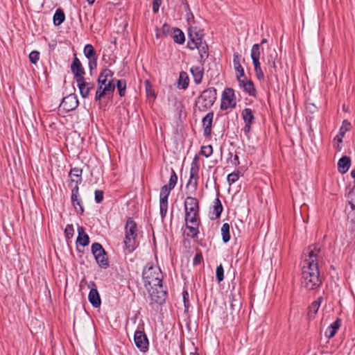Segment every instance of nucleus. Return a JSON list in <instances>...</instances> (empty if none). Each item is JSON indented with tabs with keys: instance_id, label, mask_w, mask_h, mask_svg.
Listing matches in <instances>:
<instances>
[{
	"instance_id": "obj_1",
	"label": "nucleus",
	"mask_w": 355,
	"mask_h": 355,
	"mask_svg": "<svg viewBox=\"0 0 355 355\" xmlns=\"http://www.w3.org/2000/svg\"><path fill=\"white\" fill-rule=\"evenodd\" d=\"M318 262L309 261L302 268V284L307 290H314L321 284Z\"/></svg>"
},
{
	"instance_id": "obj_2",
	"label": "nucleus",
	"mask_w": 355,
	"mask_h": 355,
	"mask_svg": "<svg viewBox=\"0 0 355 355\" xmlns=\"http://www.w3.org/2000/svg\"><path fill=\"white\" fill-rule=\"evenodd\" d=\"M142 277L145 288H149L162 283L163 274L159 267L148 264L143 270Z\"/></svg>"
},
{
	"instance_id": "obj_3",
	"label": "nucleus",
	"mask_w": 355,
	"mask_h": 355,
	"mask_svg": "<svg viewBox=\"0 0 355 355\" xmlns=\"http://www.w3.org/2000/svg\"><path fill=\"white\" fill-rule=\"evenodd\" d=\"M216 95L215 88H207L196 98L195 105L200 111L205 112L212 107L216 100Z\"/></svg>"
},
{
	"instance_id": "obj_4",
	"label": "nucleus",
	"mask_w": 355,
	"mask_h": 355,
	"mask_svg": "<svg viewBox=\"0 0 355 355\" xmlns=\"http://www.w3.org/2000/svg\"><path fill=\"white\" fill-rule=\"evenodd\" d=\"M125 230L123 253L125 260L132 262L133 261L132 257V252L133 251V220L132 218L130 217L128 218Z\"/></svg>"
},
{
	"instance_id": "obj_5",
	"label": "nucleus",
	"mask_w": 355,
	"mask_h": 355,
	"mask_svg": "<svg viewBox=\"0 0 355 355\" xmlns=\"http://www.w3.org/2000/svg\"><path fill=\"white\" fill-rule=\"evenodd\" d=\"M92 252L96 262L101 268H107L109 266L106 252L100 243H93L92 245Z\"/></svg>"
},
{
	"instance_id": "obj_6",
	"label": "nucleus",
	"mask_w": 355,
	"mask_h": 355,
	"mask_svg": "<svg viewBox=\"0 0 355 355\" xmlns=\"http://www.w3.org/2000/svg\"><path fill=\"white\" fill-rule=\"evenodd\" d=\"M146 290L149 293L153 302L159 304H162L165 302L167 293L166 291L164 289L162 284H159V286H154V287L146 288Z\"/></svg>"
},
{
	"instance_id": "obj_7",
	"label": "nucleus",
	"mask_w": 355,
	"mask_h": 355,
	"mask_svg": "<svg viewBox=\"0 0 355 355\" xmlns=\"http://www.w3.org/2000/svg\"><path fill=\"white\" fill-rule=\"evenodd\" d=\"M82 169L79 168H73L69 172V187L73 189V198L78 193V184L82 182Z\"/></svg>"
},
{
	"instance_id": "obj_8",
	"label": "nucleus",
	"mask_w": 355,
	"mask_h": 355,
	"mask_svg": "<svg viewBox=\"0 0 355 355\" xmlns=\"http://www.w3.org/2000/svg\"><path fill=\"white\" fill-rule=\"evenodd\" d=\"M235 106L236 98L234 91L233 89L227 88L223 93L220 107L222 110H226L228 107H234Z\"/></svg>"
},
{
	"instance_id": "obj_9",
	"label": "nucleus",
	"mask_w": 355,
	"mask_h": 355,
	"mask_svg": "<svg viewBox=\"0 0 355 355\" xmlns=\"http://www.w3.org/2000/svg\"><path fill=\"white\" fill-rule=\"evenodd\" d=\"M135 345L142 352H146L148 350V339L144 331L141 330L135 331Z\"/></svg>"
},
{
	"instance_id": "obj_10",
	"label": "nucleus",
	"mask_w": 355,
	"mask_h": 355,
	"mask_svg": "<svg viewBox=\"0 0 355 355\" xmlns=\"http://www.w3.org/2000/svg\"><path fill=\"white\" fill-rule=\"evenodd\" d=\"M78 105V100L77 96L74 94H69L63 98L60 109H63L66 112L75 110Z\"/></svg>"
},
{
	"instance_id": "obj_11",
	"label": "nucleus",
	"mask_w": 355,
	"mask_h": 355,
	"mask_svg": "<svg viewBox=\"0 0 355 355\" xmlns=\"http://www.w3.org/2000/svg\"><path fill=\"white\" fill-rule=\"evenodd\" d=\"M242 119L245 123L243 131L245 134L250 132L251 130V125L254 122V116L253 111L250 108H245L241 112Z\"/></svg>"
},
{
	"instance_id": "obj_12",
	"label": "nucleus",
	"mask_w": 355,
	"mask_h": 355,
	"mask_svg": "<svg viewBox=\"0 0 355 355\" xmlns=\"http://www.w3.org/2000/svg\"><path fill=\"white\" fill-rule=\"evenodd\" d=\"M239 85L241 87H242L245 92H246L249 96H255L257 94V91L254 87V83L251 80H248L245 77L238 79Z\"/></svg>"
},
{
	"instance_id": "obj_13",
	"label": "nucleus",
	"mask_w": 355,
	"mask_h": 355,
	"mask_svg": "<svg viewBox=\"0 0 355 355\" xmlns=\"http://www.w3.org/2000/svg\"><path fill=\"white\" fill-rule=\"evenodd\" d=\"M185 213H196L200 211L199 202L193 197L188 196L184 201Z\"/></svg>"
},
{
	"instance_id": "obj_14",
	"label": "nucleus",
	"mask_w": 355,
	"mask_h": 355,
	"mask_svg": "<svg viewBox=\"0 0 355 355\" xmlns=\"http://www.w3.org/2000/svg\"><path fill=\"white\" fill-rule=\"evenodd\" d=\"M213 118L214 113L212 112L207 113L202 118V123L204 127L203 135L206 138L210 137L211 136Z\"/></svg>"
},
{
	"instance_id": "obj_15",
	"label": "nucleus",
	"mask_w": 355,
	"mask_h": 355,
	"mask_svg": "<svg viewBox=\"0 0 355 355\" xmlns=\"http://www.w3.org/2000/svg\"><path fill=\"white\" fill-rule=\"evenodd\" d=\"M196 157H195L194 160L191 163V167L190 170V178L189 180L187 183V187H189V185L192 184L193 187V190L196 191L198 187V166L197 165V163L196 162Z\"/></svg>"
},
{
	"instance_id": "obj_16",
	"label": "nucleus",
	"mask_w": 355,
	"mask_h": 355,
	"mask_svg": "<svg viewBox=\"0 0 355 355\" xmlns=\"http://www.w3.org/2000/svg\"><path fill=\"white\" fill-rule=\"evenodd\" d=\"M229 300L232 311H239L241 309L242 300L239 292L232 291L229 296Z\"/></svg>"
},
{
	"instance_id": "obj_17",
	"label": "nucleus",
	"mask_w": 355,
	"mask_h": 355,
	"mask_svg": "<svg viewBox=\"0 0 355 355\" xmlns=\"http://www.w3.org/2000/svg\"><path fill=\"white\" fill-rule=\"evenodd\" d=\"M277 58V53L275 49L269 51V54L263 58L264 62L268 66L269 71L271 73L276 71V60Z\"/></svg>"
},
{
	"instance_id": "obj_18",
	"label": "nucleus",
	"mask_w": 355,
	"mask_h": 355,
	"mask_svg": "<svg viewBox=\"0 0 355 355\" xmlns=\"http://www.w3.org/2000/svg\"><path fill=\"white\" fill-rule=\"evenodd\" d=\"M71 69L75 76L76 80L84 78L83 75L85 71L82 67L80 61L77 57H75L71 66Z\"/></svg>"
},
{
	"instance_id": "obj_19",
	"label": "nucleus",
	"mask_w": 355,
	"mask_h": 355,
	"mask_svg": "<svg viewBox=\"0 0 355 355\" xmlns=\"http://www.w3.org/2000/svg\"><path fill=\"white\" fill-rule=\"evenodd\" d=\"M109 82L111 84H114L112 80V72L108 69H105L99 75L98 84L99 86L105 87L107 86Z\"/></svg>"
},
{
	"instance_id": "obj_20",
	"label": "nucleus",
	"mask_w": 355,
	"mask_h": 355,
	"mask_svg": "<svg viewBox=\"0 0 355 355\" xmlns=\"http://www.w3.org/2000/svg\"><path fill=\"white\" fill-rule=\"evenodd\" d=\"M341 324V320L337 318L333 323H331L325 330L324 336L328 338H333L336 334L338 329Z\"/></svg>"
},
{
	"instance_id": "obj_21",
	"label": "nucleus",
	"mask_w": 355,
	"mask_h": 355,
	"mask_svg": "<svg viewBox=\"0 0 355 355\" xmlns=\"http://www.w3.org/2000/svg\"><path fill=\"white\" fill-rule=\"evenodd\" d=\"M78 237L76 239L77 243L82 246H87L89 243V236L85 233V228L82 226L78 227Z\"/></svg>"
},
{
	"instance_id": "obj_22",
	"label": "nucleus",
	"mask_w": 355,
	"mask_h": 355,
	"mask_svg": "<svg viewBox=\"0 0 355 355\" xmlns=\"http://www.w3.org/2000/svg\"><path fill=\"white\" fill-rule=\"evenodd\" d=\"M115 87L114 84H111L110 82L107 86L101 87L98 85V88L96 92L95 100L101 101V99L105 95L107 92L114 91Z\"/></svg>"
},
{
	"instance_id": "obj_23",
	"label": "nucleus",
	"mask_w": 355,
	"mask_h": 355,
	"mask_svg": "<svg viewBox=\"0 0 355 355\" xmlns=\"http://www.w3.org/2000/svg\"><path fill=\"white\" fill-rule=\"evenodd\" d=\"M88 299L89 302L94 308H98L101 306V300L96 288H92L90 290Z\"/></svg>"
},
{
	"instance_id": "obj_24",
	"label": "nucleus",
	"mask_w": 355,
	"mask_h": 355,
	"mask_svg": "<svg viewBox=\"0 0 355 355\" xmlns=\"http://www.w3.org/2000/svg\"><path fill=\"white\" fill-rule=\"evenodd\" d=\"M351 166V159L347 156H343L338 162V171L343 174L345 173Z\"/></svg>"
},
{
	"instance_id": "obj_25",
	"label": "nucleus",
	"mask_w": 355,
	"mask_h": 355,
	"mask_svg": "<svg viewBox=\"0 0 355 355\" xmlns=\"http://www.w3.org/2000/svg\"><path fill=\"white\" fill-rule=\"evenodd\" d=\"M307 256L309 257V259H304V263L307 265V262L309 261L315 260V262L317 261V258L319 257V254L320 253V248L314 245V246H309V249L307 250Z\"/></svg>"
},
{
	"instance_id": "obj_26",
	"label": "nucleus",
	"mask_w": 355,
	"mask_h": 355,
	"mask_svg": "<svg viewBox=\"0 0 355 355\" xmlns=\"http://www.w3.org/2000/svg\"><path fill=\"white\" fill-rule=\"evenodd\" d=\"M233 63L235 71L239 73L236 75L237 80L245 78L244 69L240 63V55L237 53L234 54Z\"/></svg>"
},
{
	"instance_id": "obj_27",
	"label": "nucleus",
	"mask_w": 355,
	"mask_h": 355,
	"mask_svg": "<svg viewBox=\"0 0 355 355\" xmlns=\"http://www.w3.org/2000/svg\"><path fill=\"white\" fill-rule=\"evenodd\" d=\"M190 71L193 76V80L196 84H200L202 82L203 77L204 69L200 67L193 66L191 68Z\"/></svg>"
},
{
	"instance_id": "obj_28",
	"label": "nucleus",
	"mask_w": 355,
	"mask_h": 355,
	"mask_svg": "<svg viewBox=\"0 0 355 355\" xmlns=\"http://www.w3.org/2000/svg\"><path fill=\"white\" fill-rule=\"evenodd\" d=\"M322 301V297H320L316 300L312 302L308 309V317L309 319H312L315 317L317 313L320 304Z\"/></svg>"
},
{
	"instance_id": "obj_29",
	"label": "nucleus",
	"mask_w": 355,
	"mask_h": 355,
	"mask_svg": "<svg viewBox=\"0 0 355 355\" xmlns=\"http://www.w3.org/2000/svg\"><path fill=\"white\" fill-rule=\"evenodd\" d=\"M185 223L188 224V223L191 225H200V220L199 217V212L196 213H185Z\"/></svg>"
},
{
	"instance_id": "obj_30",
	"label": "nucleus",
	"mask_w": 355,
	"mask_h": 355,
	"mask_svg": "<svg viewBox=\"0 0 355 355\" xmlns=\"http://www.w3.org/2000/svg\"><path fill=\"white\" fill-rule=\"evenodd\" d=\"M199 51L200 61L203 63L207 59L209 56V49L208 45L206 42H202L200 46L197 48Z\"/></svg>"
},
{
	"instance_id": "obj_31",
	"label": "nucleus",
	"mask_w": 355,
	"mask_h": 355,
	"mask_svg": "<svg viewBox=\"0 0 355 355\" xmlns=\"http://www.w3.org/2000/svg\"><path fill=\"white\" fill-rule=\"evenodd\" d=\"M76 83L82 97L84 98L88 97L90 91L89 90L88 87H87V86L86 85L85 78H82L81 80H76Z\"/></svg>"
},
{
	"instance_id": "obj_32",
	"label": "nucleus",
	"mask_w": 355,
	"mask_h": 355,
	"mask_svg": "<svg viewBox=\"0 0 355 355\" xmlns=\"http://www.w3.org/2000/svg\"><path fill=\"white\" fill-rule=\"evenodd\" d=\"M223 205L219 198H216L214 202L212 214L214 215V219L220 218V214L223 211Z\"/></svg>"
},
{
	"instance_id": "obj_33",
	"label": "nucleus",
	"mask_w": 355,
	"mask_h": 355,
	"mask_svg": "<svg viewBox=\"0 0 355 355\" xmlns=\"http://www.w3.org/2000/svg\"><path fill=\"white\" fill-rule=\"evenodd\" d=\"M189 79L188 75L184 71H181L178 78V87L182 89H187L189 86Z\"/></svg>"
},
{
	"instance_id": "obj_34",
	"label": "nucleus",
	"mask_w": 355,
	"mask_h": 355,
	"mask_svg": "<svg viewBox=\"0 0 355 355\" xmlns=\"http://www.w3.org/2000/svg\"><path fill=\"white\" fill-rule=\"evenodd\" d=\"M173 189H171L168 185H164L160 191L159 194V202L168 203V197L170 194L171 191Z\"/></svg>"
},
{
	"instance_id": "obj_35",
	"label": "nucleus",
	"mask_w": 355,
	"mask_h": 355,
	"mask_svg": "<svg viewBox=\"0 0 355 355\" xmlns=\"http://www.w3.org/2000/svg\"><path fill=\"white\" fill-rule=\"evenodd\" d=\"M173 38L178 44H183L185 41L184 33L178 28H173Z\"/></svg>"
},
{
	"instance_id": "obj_36",
	"label": "nucleus",
	"mask_w": 355,
	"mask_h": 355,
	"mask_svg": "<svg viewBox=\"0 0 355 355\" xmlns=\"http://www.w3.org/2000/svg\"><path fill=\"white\" fill-rule=\"evenodd\" d=\"M198 227L199 225H189V224H186V228L189 230V232L186 233L187 236L193 239L197 238L199 233Z\"/></svg>"
},
{
	"instance_id": "obj_37",
	"label": "nucleus",
	"mask_w": 355,
	"mask_h": 355,
	"mask_svg": "<svg viewBox=\"0 0 355 355\" xmlns=\"http://www.w3.org/2000/svg\"><path fill=\"white\" fill-rule=\"evenodd\" d=\"M202 35L201 31H196V30H191V28L189 29V39H193V40H196L200 43V44L202 42Z\"/></svg>"
},
{
	"instance_id": "obj_38",
	"label": "nucleus",
	"mask_w": 355,
	"mask_h": 355,
	"mask_svg": "<svg viewBox=\"0 0 355 355\" xmlns=\"http://www.w3.org/2000/svg\"><path fill=\"white\" fill-rule=\"evenodd\" d=\"M65 19L64 13L60 10L58 9L53 15V23L55 26L60 25Z\"/></svg>"
},
{
	"instance_id": "obj_39",
	"label": "nucleus",
	"mask_w": 355,
	"mask_h": 355,
	"mask_svg": "<svg viewBox=\"0 0 355 355\" xmlns=\"http://www.w3.org/2000/svg\"><path fill=\"white\" fill-rule=\"evenodd\" d=\"M222 239L224 243H227L230 239V225L228 223H224L221 227Z\"/></svg>"
},
{
	"instance_id": "obj_40",
	"label": "nucleus",
	"mask_w": 355,
	"mask_h": 355,
	"mask_svg": "<svg viewBox=\"0 0 355 355\" xmlns=\"http://www.w3.org/2000/svg\"><path fill=\"white\" fill-rule=\"evenodd\" d=\"M84 54L89 58H93L96 57V51L94 46L92 44H87L84 48Z\"/></svg>"
},
{
	"instance_id": "obj_41",
	"label": "nucleus",
	"mask_w": 355,
	"mask_h": 355,
	"mask_svg": "<svg viewBox=\"0 0 355 355\" xmlns=\"http://www.w3.org/2000/svg\"><path fill=\"white\" fill-rule=\"evenodd\" d=\"M78 193L76 195V197L73 198V189L71 190V202L73 207L77 209V206L79 207V211L80 214H82L84 211V209L81 205V202L79 199H78Z\"/></svg>"
},
{
	"instance_id": "obj_42",
	"label": "nucleus",
	"mask_w": 355,
	"mask_h": 355,
	"mask_svg": "<svg viewBox=\"0 0 355 355\" xmlns=\"http://www.w3.org/2000/svg\"><path fill=\"white\" fill-rule=\"evenodd\" d=\"M251 58H260L261 55V44H254L251 49Z\"/></svg>"
},
{
	"instance_id": "obj_43",
	"label": "nucleus",
	"mask_w": 355,
	"mask_h": 355,
	"mask_svg": "<svg viewBox=\"0 0 355 355\" xmlns=\"http://www.w3.org/2000/svg\"><path fill=\"white\" fill-rule=\"evenodd\" d=\"M351 128H352V125H351L350 122H349L347 120L345 119L343 121V123L339 130L338 134H340L343 136H345L346 132L349 130L351 129Z\"/></svg>"
},
{
	"instance_id": "obj_44",
	"label": "nucleus",
	"mask_w": 355,
	"mask_h": 355,
	"mask_svg": "<svg viewBox=\"0 0 355 355\" xmlns=\"http://www.w3.org/2000/svg\"><path fill=\"white\" fill-rule=\"evenodd\" d=\"M178 182V175L173 168H171V174L170 176L168 184H167L171 189H173Z\"/></svg>"
},
{
	"instance_id": "obj_45",
	"label": "nucleus",
	"mask_w": 355,
	"mask_h": 355,
	"mask_svg": "<svg viewBox=\"0 0 355 355\" xmlns=\"http://www.w3.org/2000/svg\"><path fill=\"white\" fill-rule=\"evenodd\" d=\"M216 277L218 283L224 279V269L222 264L217 266L216 270Z\"/></svg>"
},
{
	"instance_id": "obj_46",
	"label": "nucleus",
	"mask_w": 355,
	"mask_h": 355,
	"mask_svg": "<svg viewBox=\"0 0 355 355\" xmlns=\"http://www.w3.org/2000/svg\"><path fill=\"white\" fill-rule=\"evenodd\" d=\"M213 153V148L211 145L202 146L200 153L206 157H209Z\"/></svg>"
},
{
	"instance_id": "obj_47",
	"label": "nucleus",
	"mask_w": 355,
	"mask_h": 355,
	"mask_svg": "<svg viewBox=\"0 0 355 355\" xmlns=\"http://www.w3.org/2000/svg\"><path fill=\"white\" fill-rule=\"evenodd\" d=\"M254 67L257 78L259 80H263L264 78V73L261 68V63L254 65Z\"/></svg>"
},
{
	"instance_id": "obj_48",
	"label": "nucleus",
	"mask_w": 355,
	"mask_h": 355,
	"mask_svg": "<svg viewBox=\"0 0 355 355\" xmlns=\"http://www.w3.org/2000/svg\"><path fill=\"white\" fill-rule=\"evenodd\" d=\"M254 67L257 78L259 80H263L264 78V73L261 68V63L254 65Z\"/></svg>"
},
{
	"instance_id": "obj_49",
	"label": "nucleus",
	"mask_w": 355,
	"mask_h": 355,
	"mask_svg": "<svg viewBox=\"0 0 355 355\" xmlns=\"http://www.w3.org/2000/svg\"><path fill=\"white\" fill-rule=\"evenodd\" d=\"M239 178V172H237V173L233 172V173H230L227 175V180L228 183L230 184H232L236 182L238 180Z\"/></svg>"
},
{
	"instance_id": "obj_50",
	"label": "nucleus",
	"mask_w": 355,
	"mask_h": 355,
	"mask_svg": "<svg viewBox=\"0 0 355 355\" xmlns=\"http://www.w3.org/2000/svg\"><path fill=\"white\" fill-rule=\"evenodd\" d=\"M145 85H146V92L147 97H148V98L153 97L154 98L155 96V95L154 91L152 89V87L150 84L149 80H146L145 81Z\"/></svg>"
},
{
	"instance_id": "obj_51",
	"label": "nucleus",
	"mask_w": 355,
	"mask_h": 355,
	"mask_svg": "<svg viewBox=\"0 0 355 355\" xmlns=\"http://www.w3.org/2000/svg\"><path fill=\"white\" fill-rule=\"evenodd\" d=\"M39 58H40V52H38L37 51H33L29 54L30 61L33 64H36L37 62L39 60Z\"/></svg>"
},
{
	"instance_id": "obj_52",
	"label": "nucleus",
	"mask_w": 355,
	"mask_h": 355,
	"mask_svg": "<svg viewBox=\"0 0 355 355\" xmlns=\"http://www.w3.org/2000/svg\"><path fill=\"white\" fill-rule=\"evenodd\" d=\"M167 210H168V203L159 202V211H160V215H161V217L162 219H164V217L166 216Z\"/></svg>"
},
{
	"instance_id": "obj_53",
	"label": "nucleus",
	"mask_w": 355,
	"mask_h": 355,
	"mask_svg": "<svg viewBox=\"0 0 355 355\" xmlns=\"http://www.w3.org/2000/svg\"><path fill=\"white\" fill-rule=\"evenodd\" d=\"M200 46V43L196 42V40H193V39H189L187 42V47L191 50H194L197 48H199Z\"/></svg>"
},
{
	"instance_id": "obj_54",
	"label": "nucleus",
	"mask_w": 355,
	"mask_h": 355,
	"mask_svg": "<svg viewBox=\"0 0 355 355\" xmlns=\"http://www.w3.org/2000/svg\"><path fill=\"white\" fill-rule=\"evenodd\" d=\"M73 227L72 225H67L65 230H64V234L67 237V239H70L73 235Z\"/></svg>"
},
{
	"instance_id": "obj_55",
	"label": "nucleus",
	"mask_w": 355,
	"mask_h": 355,
	"mask_svg": "<svg viewBox=\"0 0 355 355\" xmlns=\"http://www.w3.org/2000/svg\"><path fill=\"white\" fill-rule=\"evenodd\" d=\"M203 261L202 254L200 252H197L193 258V264L194 266L199 265Z\"/></svg>"
},
{
	"instance_id": "obj_56",
	"label": "nucleus",
	"mask_w": 355,
	"mask_h": 355,
	"mask_svg": "<svg viewBox=\"0 0 355 355\" xmlns=\"http://www.w3.org/2000/svg\"><path fill=\"white\" fill-rule=\"evenodd\" d=\"M349 205L351 208V211L349 213V215L350 216H355V198H352V200L349 201ZM352 220L355 222V219L352 218Z\"/></svg>"
},
{
	"instance_id": "obj_57",
	"label": "nucleus",
	"mask_w": 355,
	"mask_h": 355,
	"mask_svg": "<svg viewBox=\"0 0 355 355\" xmlns=\"http://www.w3.org/2000/svg\"><path fill=\"white\" fill-rule=\"evenodd\" d=\"M117 88L119 89V95L123 96L125 95V85L121 80H117Z\"/></svg>"
},
{
	"instance_id": "obj_58",
	"label": "nucleus",
	"mask_w": 355,
	"mask_h": 355,
	"mask_svg": "<svg viewBox=\"0 0 355 355\" xmlns=\"http://www.w3.org/2000/svg\"><path fill=\"white\" fill-rule=\"evenodd\" d=\"M182 295L185 311H187L189 306V293L187 291H184Z\"/></svg>"
},
{
	"instance_id": "obj_59",
	"label": "nucleus",
	"mask_w": 355,
	"mask_h": 355,
	"mask_svg": "<svg viewBox=\"0 0 355 355\" xmlns=\"http://www.w3.org/2000/svg\"><path fill=\"white\" fill-rule=\"evenodd\" d=\"M103 200V192L101 190L95 191V200L97 203H100Z\"/></svg>"
},
{
	"instance_id": "obj_60",
	"label": "nucleus",
	"mask_w": 355,
	"mask_h": 355,
	"mask_svg": "<svg viewBox=\"0 0 355 355\" xmlns=\"http://www.w3.org/2000/svg\"><path fill=\"white\" fill-rule=\"evenodd\" d=\"M162 0H153V10L157 12L159 10V6L161 5Z\"/></svg>"
},
{
	"instance_id": "obj_61",
	"label": "nucleus",
	"mask_w": 355,
	"mask_h": 355,
	"mask_svg": "<svg viewBox=\"0 0 355 355\" xmlns=\"http://www.w3.org/2000/svg\"><path fill=\"white\" fill-rule=\"evenodd\" d=\"M96 57L89 58V67L91 70L94 69L97 66Z\"/></svg>"
},
{
	"instance_id": "obj_62",
	"label": "nucleus",
	"mask_w": 355,
	"mask_h": 355,
	"mask_svg": "<svg viewBox=\"0 0 355 355\" xmlns=\"http://www.w3.org/2000/svg\"><path fill=\"white\" fill-rule=\"evenodd\" d=\"M182 3L184 4V10L187 12H189V15L191 16L192 18H194V16L193 15V13L191 12L190 8H189V6L188 4V2L187 0H182Z\"/></svg>"
},
{
	"instance_id": "obj_63",
	"label": "nucleus",
	"mask_w": 355,
	"mask_h": 355,
	"mask_svg": "<svg viewBox=\"0 0 355 355\" xmlns=\"http://www.w3.org/2000/svg\"><path fill=\"white\" fill-rule=\"evenodd\" d=\"M162 31L164 35H166L170 31V26L167 24H164L162 27Z\"/></svg>"
},
{
	"instance_id": "obj_64",
	"label": "nucleus",
	"mask_w": 355,
	"mask_h": 355,
	"mask_svg": "<svg viewBox=\"0 0 355 355\" xmlns=\"http://www.w3.org/2000/svg\"><path fill=\"white\" fill-rule=\"evenodd\" d=\"M231 162H232V164H234V166L239 165V156L237 155H235L234 156L233 159Z\"/></svg>"
}]
</instances>
